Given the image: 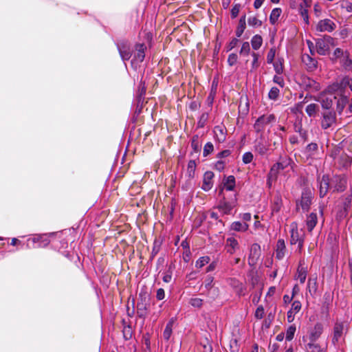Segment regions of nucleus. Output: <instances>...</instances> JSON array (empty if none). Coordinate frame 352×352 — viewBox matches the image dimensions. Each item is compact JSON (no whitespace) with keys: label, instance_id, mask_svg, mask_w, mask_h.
I'll return each instance as SVG.
<instances>
[{"label":"nucleus","instance_id":"8","mask_svg":"<svg viewBox=\"0 0 352 352\" xmlns=\"http://www.w3.org/2000/svg\"><path fill=\"white\" fill-rule=\"evenodd\" d=\"M254 151L261 156L267 155L270 149V144L262 135L256 140L254 143Z\"/></svg>","mask_w":352,"mask_h":352},{"label":"nucleus","instance_id":"30","mask_svg":"<svg viewBox=\"0 0 352 352\" xmlns=\"http://www.w3.org/2000/svg\"><path fill=\"white\" fill-rule=\"evenodd\" d=\"M349 102V98L347 96L341 95L338 99L336 102V111L339 115L342 114L344 107Z\"/></svg>","mask_w":352,"mask_h":352},{"label":"nucleus","instance_id":"21","mask_svg":"<svg viewBox=\"0 0 352 352\" xmlns=\"http://www.w3.org/2000/svg\"><path fill=\"white\" fill-rule=\"evenodd\" d=\"M318 223V214L312 212L306 216L305 225L309 232H311Z\"/></svg>","mask_w":352,"mask_h":352},{"label":"nucleus","instance_id":"49","mask_svg":"<svg viewBox=\"0 0 352 352\" xmlns=\"http://www.w3.org/2000/svg\"><path fill=\"white\" fill-rule=\"evenodd\" d=\"M265 315V309L263 305H259L254 313V317L256 319L261 320L264 317Z\"/></svg>","mask_w":352,"mask_h":352},{"label":"nucleus","instance_id":"59","mask_svg":"<svg viewBox=\"0 0 352 352\" xmlns=\"http://www.w3.org/2000/svg\"><path fill=\"white\" fill-rule=\"evenodd\" d=\"M239 39L237 38H233L230 42L226 46V51L229 52L234 49L238 44Z\"/></svg>","mask_w":352,"mask_h":352},{"label":"nucleus","instance_id":"62","mask_svg":"<svg viewBox=\"0 0 352 352\" xmlns=\"http://www.w3.org/2000/svg\"><path fill=\"white\" fill-rule=\"evenodd\" d=\"M341 6L342 8H344L348 12H352V2L343 0Z\"/></svg>","mask_w":352,"mask_h":352},{"label":"nucleus","instance_id":"25","mask_svg":"<svg viewBox=\"0 0 352 352\" xmlns=\"http://www.w3.org/2000/svg\"><path fill=\"white\" fill-rule=\"evenodd\" d=\"M323 331V327L320 323H316L309 333V340L316 342L321 336Z\"/></svg>","mask_w":352,"mask_h":352},{"label":"nucleus","instance_id":"56","mask_svg":"<svg viewBox=\"0 0 352 352\" xmlns=\"http://www.w3.org/2000/svg\"><path fill=\"white\" fill-rule=\"evenodd\" d=\"M190 304L194 307H201L203 305V300L199 298H191Z\"/></svg>","mask_w":352,"mask_h":352},{"label":"nucleus","instance_id":"3","mask_svg":"<svg viewBox=\"0 0 352 352\" xmlns=\"http://www.w3.org/2000/svg\"><path fill=\"white\" fill-rule=\"evenodd\" d=\"M320 125L322 129L332 128L336 123V113L333 110L324 111L321 113Z\"/></svg>","mask_w":352,"mask_h":352},{"label":"nucleus","instance_id":"61","mask_svg":"<svg viewBox=\"0 0 352 352\" xmlns=\"http://www.w3.org/2000/svg\"><path fill=\"white\" fill-rule=\"evenodd\" d=\"M213 280L214 278L212 276H208L204 283L205 288L207 289L212 288Z\"/></svg>","mask_w":352,"mask_h":352},{"label":"nucleus","instance_id":"7","mask_svg":"<svg viewBox=\"0 0 352 352\" xmlns=\"http://www.w3.org/2000/svg\"><path fill=\"white\" fill-rule=\"evenodd\" d=\"M331 89V87H328V89L321 94L320 98L321 106L325 111L331 110L330 109L333 104V100L336 99V96L329 93Z\"/></svg>","mask_w":352,"mask_h":352},{"label":"nucleus","instance_id":"24","mask_svg":"<svg viewBox=\"0 0 352 352\" xmlns=\"http://www.w3.org/2000/svg\"><path fill=\"white\" fill-rule=\"evenodd\" d=\"M302 82L306 89L309 91H317L320 89V83L309 77H305Z\"/></svg>","mask_w":352,"mask_h":352},{"label":"nucleus","instance_id":"22","mask_svg":"<svg viewBox=\"0 0 352 352\" xmlns=\"http://www.w3.org/2000/svg\"><path fill=\"white\" fill-rule=\"evenodd\" d=\"M286 254V246L285 241L282 239H279L277 241L275 250V256L278 260H282Z\"/></svg>","mask_w":352,"mask_h":352},{"label":"nucleus","instance_id":"63","mask_svg":"<svg viewBox=\"0 0 352 352\" xmlns=\"http://www.w3.org/2000/svg\"><path fill=\"white\" fill-rule=\"evenodd\" d=\"M345 54V51L340 48H336L333 52V56L335 59H340Z\"/></svg>","mask_w":352,"mask_h":352},{"label":"nucleus","instance_id":"1","mask_svg":"<svg viewBox=\"0 0 352 352\" xmlns=\"http://www.w3.org/2000/svg\"><path fill=\"white\" fill-rule=\"evenodd\" d=\"M294 162L291 157L287 155L280 156L276 163L273 164L271 167V175L274 177L275 174L278 176L280 171L287 170L289 169L292 170L294 166Z\"/></svg>","mask_w":352,"mask_h":352},{"label":"nucleus","instance_id":"47","mask_svg":"<svg viewBox=\"0 0 352 352\" xmlns=\"http://www.w3.org/2000/svg\"><path fill=\"white\" fill-rule=\"evenodd\" d=\"M276 56V49L275 47H271L267 54V64H272L274 61Z\"/></svg>","mask_w":352,"mask_h":352},{"label":"nucleus","instance_id":"27","mask_svg":"<svg viewBox=\"0 0 352 352\" xmlns=\"http://www.w3.org/2000/svg\"><path fill=\"white\" fill-rule=\"evenodd\" d=\"M282 206V198L279 195H277L274 197L273 202L271 206L272 214H275L279 212Z\"/></svg>","mask_w":352,"mask_h":352},{"label":"nucleus","instance_id":"54","mask_svg":"<svg viewBox=\"0 0 352 352\" xmlns=\"http://www.w3.org/2000/svg\"><path fill=\"white\" fill-rule=\"evenodd\" d=\"M307 7H305L302 4L300 5V12L303 17L304 21L308 23L309 16H308V11L306 9Z\"/></svg>","mask_w":352,"mask_h":352},{"label":"nucleus","instance_id":"38","mask_svg":"<svg viewBox=\"0 0 352 352\" xmlns=\"http://www.w3.org/2000/svg\"><path fill=\"white\" fill-rule=\"evenodd\" d=\"M196 162L195 160H190L188 163L187 166V175L190 178H193L195 176V172L196 170Z\"/></svg>","mask_w":352,"mask_h":352},{"label":"nucleus","instance_id":"57","mask_svg":"<svg viewBox=\"0 0 352 352\" xmlns=\"http://www.w3.org/2000/svg\"><path fill=\"white\" fill-rule=\"evenodd\" d=\"M278 178V175L275 174L274 177L271 175V170L269 171V173L267 176V185L269 188H271L274 182H275Z\"/></svg>","mask_w":352,"mask_h":352},{"label":"nucleus","instance_id":"53","mask_svg":"<svg viewBox=\"0 0 352 352\" xmlns=\"http://www.w3.org/2000/svg\"><path fill=\"white\" fill-rule=\"evenodd\" d=\"M301 302L299 300H294L292 304V307L290 309L294 313H298L301 309Z\"/></svg>","mask_w":352,"mask_h":352},{"label":"nucleus","instance_id":"16","mask_svg":"<svg viewBox=\"0 0 352 352\" xmlns=\"http://www.w3.org/2000/svg\"><path fill=\"white\" fill-rule=\"evenodd\" d=\"M329 189L331 188V182L329 176L324 175L321 179L319 181V192L320 197H324L328 192Z\"/></svg>","mask_w":352,"mask_h":352},{"label":"nucleus","instance_id":"6","mask_svg":"<svg viewBox=\"0 0 352 352\" xmlns=\"http://www.w3.org/2000/svg\"><path fill=\"white\" fill-rule=\"evenodd\" d=\"M146 50V47L143 43L135 45V51L133 52V57L131 60V65L135 69L137 68L138 65L144 60Z\"/></svg>","mask_w":352,"mask_h":352},{"label":"nucleus","instance_id":"20","mask_svg":"<svg viewBox=\"0 0 352 352\" xmlns=\"http://www.w3.org/2000/svg\"><path fill=\"white\" fill-rule=\"evenodd\" d=\"M236 205V199L231 201H226L225 199L221 201L219 206V210L224 214H230Z\"/></svg>","mask_w":352,"mask_h":352},{"label":"nucleus","instance_id":"60","mask_svg":"<svg viewBox=\"0 0 352 352\" xmlns=\"http://www.w3.org/2000/svg\"><path fill=\"white\" fill-rule=\"evenodd\" d=\"M240 8H241V5L240 4H235L232 8L231 9V17L232 19H234L236 18L239 13V11H240Z\"/></svg>","mask_w":352,"mask_h":352},{"label":"nucleus","instance_id":"5","mask_svg":"<svg viewBox=\"0 0 352 352\" xmlns=\"http://www.w3.org/2000/svg\"><path fill=\"white\" fill-rule=\"evenodd\" d=\"M313 195L310 188H303L301 194L300 200L296 203V206H299L302 208L303 211H308L312 202Z\"/></svg>","mask_w":352,"mask_h":352},{"label":"nucleus","instance_id":"52","mask_svg":"<svg viewBox=\"0 0 352 352\" xmlns=\"http://www.w3.org/2000/svg\"><path fill=\"white\" fill-rule=\"evenodd\" d=\"M238 60V56L235 53H231L228 58V63L230 66H233Z\"/></svg>","mask_w":352,"mask_h":352},{"label":"nucleus","instance_id":"58","mask_svg":"<svg viewBox=\"0 0 352 352\" xmlns=\"http://www.w3.org/2000/svg\"><path fill=\"white\" fill-rule=\"evenodd\" d=\"M191 146L194 151L198 152L200 149V145L198 142V137L194 136L191 141Z\"/></svg>","mask_w":352,"mask_h":352},{"label":"nucleus","instance_id":"45","mask_svg":"<svg viewBox=\"0 0 352 352\" xmlns=\"http://www.w3.org/2000/svg\"><path fill=\"white\" fill-rule=\"evenodd\" d=\"M248 22L249 25L254 28H258L262 25V21L256 16L249 17Z\"/></svg>","mask_w":352,"mask_h":352},{"label":"nucleus","instance_id":"4","mask_svg":"<svg viewBox=\"0 0 352 352\" xmlns=\"http://www.w3.org/2000/svg\"><path fill=\"white\" fill-rule=\"evenodd\" d=\"M275 121L276 117L273 114L261 116L256 120L254 124V129L256 133H261L267 126Z\"/></svg>","mask_w":352,"mask_h":352},{"label":"nucleus","instance_id":"44","mask_svg":"<svg viewBox=\"0 0 352 352\" xmlns=\"http://www.w3.org/2000/svg\"><path fill=\"white\" fill-rule=\"evenodd\" d=\"M280 90L276 87L271 88L268 93V98L272 100H276L279 96Z\"/></svg>","mask_w":352,"mask_h":352},{"label":"nucleus","instance_id":"42","mask_svg":"<svg viewBox=\"0 0 352 352\" xmlns=\"http://www.w3.org/2000/svg\"><path fill=\"white\" fill-rule=\"evenodd\" d=\"M229 285L233 288L236 289L238 292H241L243 289V284L236 278H230L228 280Z\"/></svg>","mask_w":352,"mask_h":352},{"label":"nucleus","instance_id":"31","mask_svg":"<svg viewBox=\"0 0 352 352\" xmlns=\"http://www.w3.org/2000/svg\"><path fill=\"white\" fill-rule=\"evenodd\" d=\"M223 188L228 191H232L235 188L236 181L235 177L233 175H229L224 178Z\"/></svg>","mask_w":352,"mask_h":352},{"label":"nucleus","instance_id":"40","mask_svg":"<svg viewBox=\"0 0 352 352\" xmlns=\"http://www.w3.org/2000/svg\"><path fill=\"white\" fill-rule=\"evenodd\" d=\"M318 108L316 104L311 103L306 107L305 111L309 117H313L316 115Z\"/></svg>","mask_w":352,"mask_h":352},{"label":"nucleus","instance_id":"48","mask_svg":"<svg viewBox=\"0 0 352 352\" xmlns=\"http://www.w3.org/2000/svg\"><path fill=\"white\" fill-rule=\"evenodd\" d=\"M273 82L278 85L282 88L285 86V80L282 74H276L273 77Z\"/></svg>","mask_w":352,"mask_h":352},{"label":"nucleus","instance_id":"39","mask_svg":"<svg viewBox=\"0 0 352 352\" xmlns=\"http://www.w3.org/2000/svg\"><path fill=\"white\" fill-rule=\"evenodd\" d=\"M296 331V327L295 324H292L286 330L285 339L287 341H291L293 340L295 333Z\"/></svg>","mask_w":352,"mask_h":352},{"label":"nucleus","instance_id":"64","mask_svg":"<svg viewBox=\"0 0 352 352\" xmlns=\"http://www.w3.org/2000/svg\"><path fill=\"white\" fill-rule=\"evenodd\" d=\"M225 162L220 160H218L215 164H214V168L216 170H219V172L223 170L224 168H225Z\"/></svg>","mask_w":352,"mask_h":352},{"label":"nucleus","instance_id":"35","mask_svg":"<svg viewBox=\"0 0 352 352\" xmlns=\"http://www.w3.org/2000/svg\"><path fill=\"white\" fill-rule=\"evenodd\" d=\"M245 28H246L245 15H243L240 18L238 26H237L236 32H235V34H236V36L237 38H239L241 36Z\"/></svg>","mask_w":352,"mask_h":352},{"label":"nucleus","instance_id":"50","mask_svg":"<svg viewBox=\"0 0 352 352\" xmlns=\"http://www.w3.org/2000/svg\"><path fill=\"white\" fill-rule=\"evenodd\" d=\"M253 157V154L251 152H245L242 156V161L245 164H248L252 162Z\"/></svg>","mask_w":352,"mask_h":352},{"label":"nucleus","instance_id":"14","mask_svg":"<svg viewBox=\"0 0 352 352\" xmlns=\"http://www.w3.org/2000/svg\"><path fill=\"white\" fill-rule=\"evenodd\" d=\"M302 62L306 66V69L309 72H314L316 69L318 62L312 57L311 55L304 54L301 57Z\"/></svg>","mask_w":352,"mask_h":352},{"label":"nucleus","instance_id":"15","mask_svg":"<svg viewBox=\"0 0 352 352\" xmlns=\"http://www.w3.org/2000/svg\"><path fill=\"white\" fill-rule=\"evenodd\" d=\"M30 239H28L30 241ZM31 241L33 242L34 245L32 248H45L46 247L50 242L49 237L45 235H36L34 236Z\"/></svg>","mask_w":352,"mask_h":352},{"label":"nucleus","instance_id":"43","mask_svg":"<svg viewBox=\"0 0 352 352\" xmlns=\"http://www.w3.org/2000/svg\"><path fill=\"white\" fill-rule=\"evenodd\" d=\"M250 45L249 42L245 41L242 43L239 53L242 56H248L250 54Z\"/></svg>","mask_w":352,"mask_h":352},{"label":"nucleus","instance_id":"26","mask_svg":"<svg viewBox=\"0 0 352 352\" xmlns=\"http://www.w3.org/2000/svg\"><path fill=\"white\" fill-rule=\"evenodd\" d=\"M226 248L227 252L233 254L239 249V245L237 240L234 237H229L226 239Z\"/></svg>","mask_w":352,"mask_h":352},{"label":"nucleus","instance_id":"18","mask_svg":"<svg viewBox=\"0 0 352 352\" xmlns=\"http://www.w3.org/2000/svg\"><path fill=\"white\" fill-rule=\"evenodd\" d=\"M227 130L224 126H215L213 129L214 138L219 143H223L226 139Z\"/></svg>","mask_w":352,"mask_h":352},{"label":"nucleus","instance_id":"19","mask_svg":"<svg viewBox=\"0 0 352 352\" xmlns=\"http://www.w3.org/2000/svg\"><path fill=\"white\" fill-rule=\"evenodd\" d=\"M214 173L212 171H206L203 177L201 188L204 191H209L213 186Z\"/></svg>","mask_w":352,"mask_h":352},{"label":"nucleus","instance_id":"32","mask_svg":"<svg viewBox=\"0 0 352 352\" xmlns=\"http://www.w3.org/2000/svg\"><path fill=\"white\" fill-rule=\"evenodd\" d=\"M307 270L305 267H303L301 262L297 269L296 279H298L301 284H303L307 278Z\"/></svg>","mask_w":352,"mask_h":352},{"label":"nucleus","instance_id":"17","mask_svg":"<svg viewBox=\"0 0 352 352\" xmlns=\"http://www.w3.org/2000/svg\"><path fill=\"white\" fill-rule=\"evenodd\" d=\"M344 324L342 322H336L333 327V336L332 339V342L334 344H338L342 336L344 334Z\"/></svg>","mask_w":352,"mask_h":352},{"label":"nucleus","instance_id":"2","mask_svg":"<svg viewBox=\"0 0 352 352\" xmlns=\"http://www.w3.org/2000/svg\"><path fill=\"white\" fill-rule=\"evenodd\" d=\"M334 45V39L328 35L316 41V52L321 56L329 54L331 46Z\"/></svg>","mask_w":352,"mask_h":352},{"label":"nucleus","instance_id":"34","mask_svg":"<svg viewBox=\"0 0 352 352\" xmlns=\"http://www.w3.org/2000/svg\"><path fill=\"white\" fill-rule=\"evenodd\" d=\"M282 13V10L280 8H274L270 15V22L272 25H275L280 14Z\"/></svg>","mask_w":352,"mask_h":352},{"label":"nucleus","instance_id":"36","mask_svg":"<svg viewBox=\"0 0 352 352\" xmlns=\"http://www.w3.org/2000/svg\"><path fill=\"white\" fill-rule=\"evenodd\" d=\"M263 45V38L259 34L254 35L251 38V45L253 50H258Z\"/></svg>","mask_w":352,"mask_h":352},{"label":"nucleus","instance_id":"28","mask_svg":"<svg viewBox=\"0 0 352 352\" xmlns=\"http://www.w3.org/2000/svg\"><path fill=\"white\" fill-rule=\"evenodd\" d=\"M285 60L283 57L278 56L272 63L276 74H283L284 72Z\"/></svg>","mask_w":352,"mask_h":352},{"label":"nucleus","instance_id":"23","mask_svg":"<svg viewBox=\"0 0 352 352\" xmlns=\"http://www.w3.org/2000/svg\"><path fill=\"white\" fill-rule=\"evenodd\" d=\"M338 162L342 168H348L352 163V152L350 153H342L338 157Z\"/></svg>","mask_w":352,"mask_h":352},{"label":"nucleus","instance_id":"37","mask_svg":"<svg viewBox=\"0 0 352 352\" xmlns=\"http://www.w3.org/2000/svg\"><path fill=\"white\" fill-rule=\"evenodd\" d=\"M307 290L311 296L316 294L317 290V278H309L307 282Z\"/></svg>","mask_w":352,"mask_h":352},{"label":"nucleus","instance_id":"12","mask_svg":"<svg viewBox=\"0 0 352 352\" xmlns=\"http://www.w3.org/2000/svg\"><path fill=\"white\" fill-rule=\"evenodd\" d=\"M261 255V246L258 243H253L251 245L250 254L248 257V263L250 265H254L258 261Z\"/></svg>","mask_w":352,"mask_h":352},{"label":"nucleus","instance_id":"41","mask_svg":"<svg viewBox=\"0 0 352 352\" xmlns=\"http://www.w3.org/2000/svg\"><path fill=\"white\" fill-rule=\"evenodd\" d=\"M210 258L208 256H204L200 257L195 263V267L197 268H201L206 264L209 263Z\"/></svg>","mask_w":352,"mask_h":352},{"label":"nucleus","instance_id":"9","mask_svg":"<svg viewBox=\"0 0 352 352\" xmlns=\"http://www.w3.org/2000/svg\"><path fill=\"white\" fill-rule=\"evenodd\" d=\"M346 179L344 175H336L331 180V188L333 191L342 192L345 190Z\"/></svg>","mask_w":352,"mask_h":352},{"label":"nucleus","instance_id":"13","mask_svg":"<svg viewBox=\"0 0 352 352\" xmlns=\"http://www.w3.org/2000/svg\"><path fill=\"white\" fill-rule=\"evenodd\" d=\"M117 47L120 55L124 61L128 60L132 56V52L127 41H122L118 43Z\"/></svg>","mask_w":352,"mask_h":352},{"label":"nucleus","instance_id":"11","mask_svg":"<svg viewBox=\"0 0 352 352\" xmlns=\"http://www.w3.org/2000/svg\"><path fill=\"white\" fill-rule=\"evenodd\" d=\"M336 25L335 23L329 19L320 20L317 25L316 30L320 32H331L336 28Z\"/></svg>","mask_w":352,"mask_h":352},{"label":"nucleus","instance_id":"29","mask_svg":"<svg viewBox=\"0 0 352 352\" xmlns=\"http://www.w3.org/2000/svg\"><path fill=\"white\" fill-rule=\"evenodd\" d=\"M340 63L345 70L350 71L352 69V60L348 51H345V54L340 59Z\"/></svg>","mask_w":352,"mask_h":352},{"label":"nucleus","instance_id":"46","mask_svg":"<svg viewBox=\"0 0 352 352\" xmlns=\"http://www.w3.org/2000/svg\"><path fill=\"white\" fill-rule=\"evenodd\" d=\"M214 150V146L212 142H207L204 147L203 151V155L204 157H207L208 155H210Z\"/></svg>","mask_w":352,"mask_h":352},{"label":"nucleus","instance_id":"55","mask_svg":"<svg viewBox=\"0 0 352 352\" xmlns=\"http://www.w3.org/2000/svg\"><path fill=\"white\" fill-rule=\"evenodd\" d=\"M318 149V144L316 143H310L306 147V151L309 153V155L314 154L315 151Z\"/></svg>","mask_w":352,"mask_h":352},{"label":"nucleus","instance_id":"10","mask_svg":"<svg viewBox=\"0 0 352 352\" xmlns=\"http://www.w3.org/2000/svg\"><path fill=\"white\" fill-rule=\"evenodd\" d=\"M290 234V243L292 245H296L297 243L300 242V241H305V235L303 232H299L296 223H293L291 225Z\"/></svg>","mask_w":352,"mask_h":352},{"label":"nucleus","instance_id":"33","mask_svg":"<svg viewBox=\"0 0 352 352\" xmlns=\"http://www.w3.org/2000/svg\"><path fill=\"white\" fill-rule=\"evenodd\" d=\"M248 228L249 226L245 222L234 221L231 224V230L236 232H245Z\"/></svg>","mask_w":352,"mask_h":352},{"label":"nucleus","instance_id":"51","mask_svg":"<svg viewBox=\"0 0 352 352\" xmlns=\"http://www.w3.org/2000/svg\"><path fill=\"white\" fill-rule=\"evenodd\" d=\"M251 56L253 58L252 62V68L253 69H255L258 68L259 66V64H258L259 55H258V54H257L256 52H252Z\"/></svg>","mask_w":352,"mask_h":352}]
</instances>
